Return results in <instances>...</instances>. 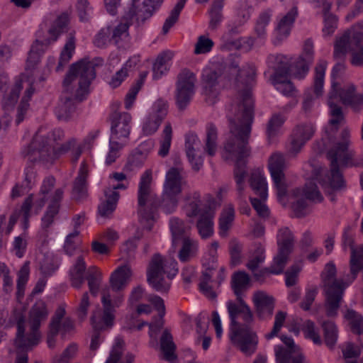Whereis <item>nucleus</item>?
Masks as SVG:
<instances>
[{
    "label": "nucleus",
    "instance_id": "nucleus-1",
    "mask_svg": "<svg viewBox=\"0 0 363 363\" xmlns=\"http://www.w3.org/2000/svg\"><path fill=\"white\" fill-rule=\"evenodd\" d=\"M229 133L223 145L222 157L235 160L234 177L239 196H242L247 176L245 158L250 156L248 140L254 119V101L252 93L247 89L242 91L238 103L231 105L228 113Z\"/></svg>",
    "mask_w": 363,
    "mask_h": 363
},
{
    "label": "nucleus",
    "instance_id": "nucleus-2",
    "mask_svg": "<svg viewBox=\"0 0 363 363\" xmlns=\"http://www.w3.org/2000/svg\"><path fill=\"white\" fill-rule=\"evenodd\" d=\"M152 172L146 170L141 176L138 191V214L140 222L150 230L155 214L159 206L166 213L175 211L179 203V196L182 187L186 184L185 172L180 167L169 168L165 175L162 201L154 193L151 187Z\"/></svg>",
    "mask_w": 363,
    "mask_h": 363
},
{
    "label": "nucleus",
    "instance_id": "nucleus-3",
    "mask_svg": "<svg viewBox=\"0 0 363 363\" xmlns=\"http://www.w3.org/2000/svg\"><path fill=\"white\" fill-rule=\"evenodd\" d=\"M331 87L328 94L329 119L324 127V145L326 158L329 162V172L325 179H321L325 191L331 194L340 186V63L333 67L331 74Z\"/></svg>",
    "mask_w": 363,
    "mask_h": 363
},
{
    "label": "nucleus",
    "instance_id": "nucleus-4",
    "mask_svg": "<svg viewBox=\"0 0 363 363\" xmlns=\"http://www.w3.org/2000/svg\"><path fill=\"white\" fill-rule=\"evenodd\" d=\"M103 62L101 58L91 61L84 58L69 67L62 82V96L55 109L59 120L67 121L71 118L75 111L74 101H82L88 95L91 82L96 77L95 68Z\"/></svg>",
    "mask_w": 363,
    "mask_h": 363
},
{
    "label": "nucleus",
    "instance_id": "nucleus-5",
    "mask_svg": "<svg viewBox=\"0 0 363 363\" xmlns=\"http://www.w3.org/2000/svg\"><path fill=\"white\" fill-rule=\"evenodd\" d=\"M226 306L230 320V340L244 354L251 356L258 345V336L252 329V311L243 298H236V301H228Z\"/></svg>",
    "mask_w": 363,
    "mask_h": 363
},
{
    "label": "nucleus",
    "instance_id": "nucleus-6",
    "mask_svg": "<svg viewBox=\"0 0 363 363\" xmlns=\"http://www.w3.org/2000/svg\"><path fill=\"white\" fill-rule=\"evenodd\" d=\"M48 311L44 301L40 300L35 302L32 306L29 313V323L30 332L25 334V318L19 313L16 317L17 333L16 337V345L18 348L28 350L33 346L38 345L40 337L39 328L41 322L47 319Z\"/></svg>",
    "mask_w": 363,
    "mask_h": 363
},
{
    "label": "nucleus",
    "instance_id": "nucleus-7",
    "mask_svg": "<svg viewBox=\"0 0 363 363\" xmlns=\"http://www.w3.org/2000/svg\"><path fill=\"white\" fill-rule=\"evenodd\" d=\"M177 261L171 257H162L160 254H155L147 268V281L157 291L167 292L170 288V280L178 273Z\"/></svg>",
    "mask_w": 363,
    "mask_h": 363
},
{
    "label": "nucleus",
    "instance_id": "nucleus-8",
    "mask_svg": "<svg viewBox=\"0 0 363 363\" xmlns=\"http://www.w3.org/2000/svg\"><path fill=\"white\" fill-rule=\"evenodd\" d=\"M325 175H318L315 178H313L307 181L303 188H296L292 190V196L296 198L297 200L293 203L292 209L297 218H303L310 213L309 203H320L323 201V196L320 193L318 186L316 184V181L321 184L324 190L323 184L321 179H325ZM340 186L338 190L334 191L331 194H329L326 191L325 194L328 195L331 201H336L335 194L339 192Z\"/></svg>",
    "mask_w": 363,
    "mask_h": 363
},
{
    "label": "nucleus",
    "instance_id": "nucleus-9",
    "mask_svg": "<svg viewBox=\"0 0 363 363\" xmlns=\"http://www.w3.org/2000/svg\"><path fill=\"white\" fill-rule=\"evenodd\" d=\"M76 144V140L71 138L59 147L48 144L40 135H35L30 143L23 149L22 154L31 162H39L44 164H51L54 161L68 152Z\"/></svg>",
    "mask_w": 363,
    "mask_h": 363
},
{
    "label": "nucleus",
    "instance_id": "nucleus-10",
    "mask_svg": "<svg viewBox=\"0 0 363 363\" xmlns=\"http://www.w3.org/2000/svg\"><path fill=\"white\" fill-rule=\"evenodd\" d=\"M70 16L67 12H62L57 16L48 30L47 44H52L59 36L68 33L67 40L61 52L56 71L59 72L69 62L75 49L74 32L69 31Z\"/></svg>",
    "mask_w": 363,
    "mask_h": 363
},
{
    "label": "nucleus",
    "instance_id": "nucleus-11",
    "mask_svg": "<svg viewBox=\"0 0 363 363\" xmlns=\"http://www.w3.org/2000/svg\"><path fill=\"white\" fill-rule=\"evenodd\" d=\"M337 268L332 262L325 265L320 274L322 286L325 295V310L329 317L337 315L340 303V279L337 278Z\"/></svg>",
    "mask_w": 363,
    "mask_h": 363
},
{
    "label": "nucleus",
    "instance_id": "nucleus-12",
    "mask_svg": "<svg viewBox=\"0 0 363 363\" xmlns=\"http://www.w3.org/2000/svg\"><path fill=\"white\" fill-rule=\"evenodd\" d=\"M353 226L348 225L344 230L343 245L350 250V274L342 279V294L343 290L352 284L357 274L363 270V244L356 247L354 244Z\"/></svg>",
    "mask_w": 363,
    "mask_h": 363
},
{
    "label": "nucleus",
    "instance_id": "nucleus-13",
    "mask_svg": "<svg viewBox=\"0 0 363 363\" xmlns=\"http://www.w3.org/2000/svg\"><path fill=\"white\" fill-rule=\"evenodd\" d=\"M267 63L274 70L272 79L276 89L285 96H293L296 89L291 81L286 80L290 67L286 57L281 55H270L267 57Z\"/></svg>",
    "mask_w": 363,
    "mask_h": 363
},
{
    "label": "nucleus",
    "instance_id": "nucleus-14",
    "mask_svg": "<svg viewBox=\"0 0 363 363\" xmlns=\"http://www.w3.org/2000/svg\"><path fill=\"white\" fill-rule=\"evenodd\" d=\"M230 80L227 72L226 64L222 62H214L205 67L202 72L203 89L206 95H209L227 85Z\"/></svg>",
    "mask_w": 363,
    "mask_h": 363
},
{
    "label": "nucleus",
    "instance_id": "nucleus-15",
    "mask_svg": "<svg viewBox=\"0 0 363 363\" xmlns=\"http://www.w3.org/2000/svg\"><path fill=\"white\" fill-rule=\"evenodd\" d=\"M195 74L189 69H182L177 76L175 100L179 110H184L189 104L195 94Z\"/></svg>",
    "mask_w": 363,
    "mask_h": 363
},
{
    "label": "nucleus",
    "instance_id": "nucleus-16",
    "mask_svg": "<svg viewBox=\"0 0 363 363\" xmlns=\"http://www.w3.org/2000/svg\"><path fill=\"white\" fill-rule=\"evenodd\" d=\"M281 340L284 345H277L274 347L277 363H308L292 337L281 335Z\"/></svg>",
    "mask_w": 363,
    "mask_h": 363
},
{
    "label": "nucleus",
    "instance_id": "nucleus-17",
    "mask_svg": "<svg viewBox=\"0 0 363 363\" xmlns=\"http://www.w3.org/2000/svg\"><path fill=\"white\" fill-rule=\"evenodd\" d=\"M110 139L127 144L131 131L132 116L127 112L115 111L110 115Z\"/></svg>",
    "mask_w": 363,
    "mask_h": 363
},
{
    "label": "nucleus",
    "instance_id": "nucleus-18",
    "mask_svg": "<svg viewBox=\"0 0 363 363\" xmlns=\"http://www.w3.org/2000/svg\"><path fill=\"white\" fill-rule=\"evenodd\" d=\"M268 167L274 186L277 189V196L281 199L286 194L284 170L286 167L284 155L279 152L273 153L269 158Z\"/></svg>",
    "mask_w": 363,
    "mask_h": 363
},
{
    "label": "nucleus",
    "instance_id": "nucleus-19",
    "mask_svg": "<svg viewBox=\"0 0 363 363\" xmlns=\"http://www.w3.org/2000/svg\"><path fill=\"white\" fill-rule=\"evenodd\" d=\"M167 103L162 99L156 101L152 111L143 121L142 131L145 135H152L157 132L161 123L167 115Z\"/></svg>",
    "mask_w": 363,
    "mask_h": 363
},
{
    "label": "nucleus",
    "instance_id": "nucleus-20",
    "mask_svg": "<svg viewBox=\"0 0 363 363\" xmlns=\"http://www.w3.org/2000/svg\"><path fill=\"white\" fill-rule=\"evenodd\" d=\"M313 43L308 38L304 42L301 55L291 66L294 77L298 79L304 78L309 71V67L313 63Z\"/></svg>",
    "mask_w": 363,
    "mask_h": 363
},
{
    "label": "nucleus",
    "instance_id": "nucleus-21",
    "mask_svg": "<svg viewBox=\"0 0 363 363\" xmlns=\"http://www.w3.org/2000/svg\"><path fill=\"white\" fill-rule=\"evenodd\" d=\"M315 131V128L312 123L298 125L293 130L289 152L297 155L306 143L313 136Z\"/></svg>",
    "mask_w": 363,
    "mask_h": 363
},
{
    "label": "nucleus",
    "instance_id": "nucleus-22",
    "mask_svg": "<svg viewBox=\"0 0 363 363\" xmlns=\"http://www.w3.org/2000/svg\"><path fill=\"white\" fill-rule=\"evenodd\" d=\"M201 141L194 133H189L185 136L186 155L192 169L198 172L203 166V158L198 155L201 148Z\"/></svg>",
    "mask_w": 363,
    "mask_h": 363
},
{
    "label": "nucleus",
    "instance_id": "nucleus-23",
    "mask_svg": "<svg viewBox=\"0 0 363 363\" xmlns=\"http://www.w3.org/2000/svg\"><path fill=\"white\" fill-rule=\"evenodd\" d=\"M182 211L188 218H195L201 215L206 209H212L208 205L203 204L199 191L189 192L184 198Z\"/></svg>",
    "mask_w": 363,
    "mask_h": 363
},
{
    "label": "nucleus",
    "instance_id": "nucleus-24",
    "mask_svg": "<svg viewBox=\"0 0 363 363\" xmlns=\"http://www.w3.org/2000/svg\"><path fill=\"white\" fill-rule=\"evenodd\" d=\"M348 128L342 130V169L352 167H363V157H355V152L350 148Z\"/></svg>",
    "mask_w": 363,
    "mask_h": 363
},
{
    "label": "nucleus",
    "instance_id": "nucleus-25",
    "mask_svg": "<svg viewBox=\"0 0 363 363\" xmlns=\"http://www.w3.org/2000/svg\"><path fill=\"white\" fill-rule=\"evenodd\" d=\"M253 302L256 313L260 319L270 318L274 308V298L263 291H257L254 294Z\"/></svg>",
    "mask_w": 363,
    "mask_h": 363
},
{
    "label": "nucleus",
    "instance_id": "nucleus-26",
    "mask_svg": "<svg viewBox=\"0 0 363 363\" xmlns=\"http://www.w3.org/2000/svg\"><path fill=\"white\" fill-rule=\"evenodd\" d=\"M132 276L129 266L125 264L118 267L111 274L109 284L113 292L123 291L128 286Z\"/></svg>",
    "mask_w": 363,
    "mask_h": 363
},
{
    "label": "nucleus",
    "instance_id": "nucleus-27",
    "mask_svg": "<svg viewBox=\"0 0 363 363\" xmlns=\"http://www.w3.org/2000/svg\"><path fill=\"white\" fill-rule=\"evenodd\" d=\"M298 16V9L296 5L284 15L279 21L276 28V42L279 43L283 40L286 39L290 34L291 27Z\"/></svg>",
    "mask_w": 363,
    "mask_h": 363
},
{
    "label": "nucleus",
    "instance_id": "nucleus-28",
    "mask_svg": "<svg viewBox=\"0 0 363 363\" xmlns=\"http://www.w3.org/2000/svg\"><path fill=\"white\" fill-rule=\"evenodd\" d=\"M88 168L85 163L80 166L78 175L73 182L72 198L80 201L87 196Z\"/></svg>",
    "mask_w": 363,
    "mask_h": 363
},
{
    "label": "nucleus",
    "instance_id": "nucleus-29",
    "mask_svg": "<svg viewBox=\"0 0 363 363\" xmlns=\"http://www.w3.org/2000/svg\"><path fill=\"white\" fill-rule=\"evenodd\" d=\"M63 196V190L57 189L52 196L50 203L48 209L42 218V228L46 231L53 223L54 217L58 213L60 208V203ZM47 233L45 232V238L47 237Z\"/></svg>",
    "mask_w": 363,
    "mask_h": 363
},
{
    "label": "nucleus",
    "instance_id": "nucleus-30",
    "mask_svg": "<svg viewBox=\"0 0 363 363\" xmlns=\"http://www.w3.org/2000/svg\"><path fill=\"white\" fill-rule=\"evenodd\" d=\"M86 264L84 257L81 255L76 258V262L70 268L69 277L71 286L75 289H80L85 280Z\"/></svg>",
    "mask_w": 363,
    "mask_h": 363
},
{
    "label": "nucleus",
    "instance_id": "nucleus-31",
    "mask_svg": "<svg viewBox=\"0 0 363 363\" xmlns=\"http://www.w3.org/2000/svg\"><path fill=\"white\" fill-rule=\"evenodd\" d=\"M114 312L103 308V312L94 313L91 316V325L94 331H104L112 328L114 323Z\"/></svg>",
    "mask_w": 363,
    "mask_h": 363
},
{
    "label": "nucleus",
    "instance_id": "nucleus-32",
    "mask_svg": "<svg viewBox=\"0 0 363 363\" xmlns=\"http://www.w3.org/2000/svg\"><path fill=\"white\" fill-rule=\"evenodd\" d=\"M139 1L133 0L132 6L124 16L126 20L131 21L133 18H135L138 23H144L146 19L152 16L154 11L151 6L147 4H145V1L143 2L142 6H140Z\"/></svg>",
    "mask_w": 363,
    "mask_h": 363
},
{
    "label": "nucleus",
    "instance_id": "nucleus-33",
    "mask_svg": "<svg viewBox=\"0 0 363 363\" xmlns=\"http://www.w3.org/2000/svg\"><path fill=\"white\" fill-rule=\"evenodd\" d=\"M351 53L350 62L356 67L363 65V33H354L349 43Z\"/></svg>",
    "mask_w": 363,
    "mask_h": 363
},
{
    "label": "nucleus",
    "instance_id": "nucleus-34",
    "mask_svg": "<svg viewBox=\"0 0 363 363\" xmlns=\"http://www.w3.org/2000/svg\"><path fill=\"white\" fill-rule=\"evenodd\" d=\"M124 349V340L120 336L116 337L111 350L109 356L105 363H123L121 362V357ZM125 358V363H133L135 359V355L132 353H127Z\"/></svg>",
    "mask_w": 363,
    "mask_h": 363
},
{
    "label": "nucleus",
    "instance_id": "nucleus-35",
    "mask_svg": "<svg viewBox=\"0 0 363 363\" xmlns=\"http://www.w3.org/2000/svg\"><path fill=\"white\" fill-rule=\"evenodd\" d=\"M343 318L352 333L357 335L363 334V315L361 313L345 306Z\"/></svg>",
    "mask_w": 363,
    "mask_h": 363
},
{
    "label": "nucleus",
    "instance_id": "nucleus-36",
    "mask_svg": "<svg viewBox=\"0 0 363 363\" xmlns=\"http://www.w3.org/2000/svg\"><path fill=\"white\" fill-rule=\"evenodd\" d=\"M230 284L236 298H242L250 288V278L245 272L238 271L233 274Z\"/></svg>",
    "mask_w": 363,
    "mask_h": 363
},
{
    "label": "nucleus",
    "instance_id": "nucleus-37",
    "mask_svg": "<svg viewBox=\"0 0 363 363\" xmlns=\"http://www.w3.org/2000/svg\"><path fill=\"white\" fill-rule=\"evenodd\" d=\"M214 211L213 209H206L199 217L196 227L199 235L203 239L210 238L213 233Z\"/></svg>",
    "mask_w": 363,
    "mask_h": 363
},
{
    "label": "nucleus",
    "instance_id": "nucleus-38",
    "mask_svg": "<svg viewBox=\"0 0 363 363\" xmlns=\"http://www.w3.org/2000/svg\"><path fill=\"white\" fill-rule=\"evenodd\" d=\"M65 313V310L60 307L57 308L54 315L51 318L49 324V332L47 337V342L50 348L55 346V337L60 331V320L64 318Z\"/></svg>",
    "mask_w": 363,
    "mask_h": 363
},
{
    "label": "nucleus",
    "instance_id": "nucleus-39",
    "mask_svg": "<svg viewBox=\"0 0 363 363\" xmlns=\"http://www.w3.org/2000/svg\"><path fill=\"white\" fill-rule=\"evenodd\" d=\"M160 350L164 354V357L167 361L176 359V345L173 342V337L168 329H165L160 340Z\"/></svg>",
    "mask_w": 363,
    "mask_h": 363
},
{
    "label": "nucleus",
    "instance_id": "nucleus-40",
    "mask_svg": "<svg viewBox=\"0 0 363 363\" xmlns=\"http://www.w3.org/2000/svg\"><path fill=\"white\" fill-rule=\"evenodd\" d=\"M250 185L255 194L265 201L267 198V184L264 176L257 171L252 172L250 177Z\"/></svg>",
    "mask_w": 363,
    "mask_h": 363
},
{
    "label": "nucleus",
    "instance_id": "nucleus-41",
    "mask_svg": "<svg viewBox=\"0 0 363 363\" xmlns=\"http://www.w3.org/2000/svg\"><path fill=\"white\" fill-rule=\"evenodd\" d=\"M277 239L278 250L291 254L294 247L295 239L289 228H280L278 231Z\"/></svg>",
    "mask_w": 363,
    "mask_h": 363
},
{
    "label": "nucleus",
    "instance_id": "nucleus-42",
    "mask_svg": "<svg viewBox=\"0 0 363 363\" xmlns=\"http://www.w3.org/2000/svg\"><path fill=\"white\" fill-rule=\"evenodd\" d=\"M105 201H102L98 207V211L101 216H108L116 209L118 201L120 197L118 192L113 190L104 191Z\"/></svg>",
    "mask_w": 363,
    "mask_h": 363
},
{
    "label": "nucleus",
    "instance_id": "nucleus-43",
    "mask_svg": "<svg viewBox=\"0 0 363 363\" xmlns=\"http://www.w3.org/2000/svg\"><path fill=\"white\" fill-rule=\"evenodd\" d=\"M342 104L357 110L363 104V95L357 94L354 85L350 84L347 89H342Z\"/></svg>",
    "mask_w": 363,
    "mask_h": 363
},
{
    "label": "nucleus",
    "instance_id": "nucleus-44",
    "mask_svg": "<svg viewBox=\"0 0 363 363\" xmlns=\"http://www.w3.org/2000/svg\"><path fill=\"white\" fill-rule=\"evenodd\" d=\"M198 246L196 241L189 237H184L182 246L179 251L178 257L182 262H189L197 253Z\"/></svg>",
    "mask_w": 363,
    "mask_h": 363
},
{
    "label": "nucleus",
    "instance_id": "nucleus-45",
    "mask_svg": "<svg viewBox=\"0 0 363 363\" xmlns=\"http://www.w3.org/2000/svg\"><path fill=\"white\" fill-rule=\"evenodd\" d=\"M172 59V53L169 52H164L160 54L152 66V77L157 80L165 74L168 69V62Z\"/></svg>",
    "mask_w": 363,
    "mask_h": 363
},
{
    "label": "nucleus",
    "instance_id": "nucleus-46",
    "mask_svg": "<svg viewBox=\"0 0 363 363\" xmlns=\"http://www.w3.org/2000/svg\"><path fill=\"white\" fill-rule=\"evenodd\" d=\"M218 131L213 123H209L206 128V138L204 145V152L210 157L216 155L217 151Z\"/></svg>",
    "mask_w": 363,
    "mask_h": 363
},
{
    "label": "nucleus",
    "instance_id": "nucleus-47",
    "mask_svg": "<svg viewBox=\"0 0 363 363\" xmlns=\"http://www.w3.org/2000/svg\"><path fill=\"white\" fill-rule=\"evenodd\" d=\"M101 277L102 273L96 267L89 268L85 279L87 280L89 291L94 296H96L99 293Z\"/></svg>",
    "mask_w": 363,
    "mask_h": 363
},
{
    "label": "nucleus",
    "instance_id": "nucleus-48",
    "mask_svg": "<svg viewBox=\"0 0 363 363\" xmlns=\"http://www.w3.org/2000/svg\"><path fill=\"white\" fill-rule=\"evenodd\" d=\"M291 253L277 250V254L274 256L272 264L269 267H266L265 270L269 274H279L284 272V269L289 260Z\"/></svg>",
    "mask_w": 363,
    "mask_h": 363
},
{
    "label": "nucleus",
    "instance_id": "nucleus-49",
    "mask_svg": "<svg viewBox=\"0 0 363 363\" xmlns=\"http://www.w3.org/2000/svg\"><path fill=\"white\" fill-rule=\"evenodd\" d=\"M256 68L252 64H246L236 76V80L247 87L252 86L255 82Z\"/></svg>",
    "mask_w": 363,
    "mask_h": 363
},
{
    "label": "nucleus",
    "instance_id": "nucleus-50",
    "mask_svg": "<svg viewBox=\"0 0 363 363\" xmlns=\"http://www.w3.org/2000/svg\"><path fill=\"white\" fill-rule=\"evenodd\" d=\"M169 225L172 235L173 244H174L177 240L181 239L182 240L184 237H189L187 233L190 227L186 225L182 220L174 217L170 219Z\"/></svg>",
    "mask_w": 363,
    "mask_h": 363
},
{
    "label": "nucleus",
    "instance_id": "nucleus-51",
    "mask_svg": "<svg viewBox=\"0 0 363 363\" xmlns=\"http://www.w3.org/2000/svg\"><path fill=\"white\" fill-rule=\"evenodd\" d=\"M326 69V63L320 62L316 65L315 71V74L313 82V92L316 98L321 96L323 94L324 77Z\"/></svg>",
    "mask_w": 363,
    "mask_h": 363
},
{
    "label": "nucleus",
    "instance_id": "nucleus-52",
    "mask_svg": "<svg viewBox=\"0 0 363 363\" xmlns=\"http://www.w3.org/2000/svg\"><path fill=\"white\" fill-rule=\"evenodd\" d=\"M187 0H179L171 11L162 26V33L167 34L169 29L177 22L179 14Z\"/></svg>",
    "mask_w": 363,
    "mask_h": 363
},
{
    "label": "nucleus",
    "instance_id": "nucleus-53",
    "mask_svg": "<svg viewBox=\"0 0 363 363\" xmlns=\"http://www.w3.org/2000/svg\"><path fill=\"white\" fill-rule=\"evenodd\" d=\"M271 16L270 10L265 11L259 14L255 26V33L257 38L261 39L266 38L267 28L270 22Z\"/></svg>",
    "mask_w": 363,
    "mask_h": 363
},
{
    "label": "nucleus",
    "instance_id": "nucleus-54",
    "mask_svg": "<svg viewBox=\"0 0 363 363\" xmlns=\"http://www.w3.org/2000/svg\"><path fill=\"white\" fill-rule=\"evenodd\" d=\"M224 0H214L211 9L210 11L209 28L215 30L220 23L223 15L222 9L223 7Z\"/></svg>",
    "mask_w": 363,
    "mask_h": 363
},
{
    "label": "nucleus",
    "instance_id": "nucleus-55",
    "mask_svg": "<svg viewBox=\"0 0 363 363\" xmlns=\"http://www.w3.org/2000/svg\"><path fill=\"white\" fill-rule=\"evenodd\" d=\"M163 138L160 142L158 155L162 157H166L169 151L172 138V128L170 123L165 124L162 131Z\"/></svg>",
    "mask_w": 363,
    "mask_h": 363
},
{
    "label": "nucleus",
    "instance_id": "nucleus-56",
    "mask_svg": "<svg viewBox=\"0 0 363 363\" xmlns=\"http://www.w3.org/2000/svg\"><path fill=\"white\" fill-rule=\"evenodd\" d=\"M361 352L362 347L350 340L345 342L342 347V354L345 360H357Z\"/></svg>",
    "mask_w": 363,
    "mask_h": 363
},
{
    "label": "nucleus",
    "instance_id": "nucleus-57",
    "mask_svg": "<svg viewBox=\"0 0 363 363\" xmlns=\"http://www.w3.org/2000/svg\"><path fill=\"white\" fill-rule=\"evenodd\" d=\"M325 342L327 346L332 348L335 345L338 337V330L333 322L327 321L323 323Z\"/></svg>",
    "mask_w": 363,
    "mask_h": 363
},
{
    "label": "nucleus",
    "instance_id": "nucleus-58",
    "mask_svg": "<svg viewBox=\"0 0 363 363\" xmlns=\"http://www.w3.org/2000/svg\"><path fill=\"white\" fill-rule=\"evenodd\" d=\"M55 179L53 177H48L43 180L40 190V194L42 197L35 201V205L38 209H41L48 200L47 195L54 188Z\"/></svg>",
    "mask_w": 363,
    "mask_h": 363
},
{
    "label": "nucleus",
    "instance_id": "nucleus-59",
    "mask_svg": "<svg viewBox=\"0 0 363 363\" xmlns=\"http://www.w3.org/2000/svg\"><path fill=\"white\" fill-rule=\"evenodd\" d=\"M30 272L29 262H26L21 267V269L18 273L17 280V296L18 298L23 297L24 295V291L26 284L28 280Z\"/></svg>",
    "mask_w": 363,
    "mask_h": 363
},
{
    "label": "nucleus",
    "instance_id": "nucleus-60",
    "mask_svg": "<svg viewBox=\"0 0 363 363\" xmlns=\"http://www.w3.org/2000/svg\"><path fill=\"white\" fill-rule=\"evenodd\" d=\"M235 217L234 208L231 206L225 209L219 219L220 235H223L230 228Z\"/></svg>",
    "mask_w": 363,
    "mask_h": 363
},
{
    "label": "nucleus",
    "instance_id": "nucleus-61",
    "mask_svg": "<svg viewBox=\"0 0 363 363\" xmlns=\"http://www.w3.org/2000/svg\"><path fill=\"white\" fill-rule=\"evenodd\" d=\"M284 121V118L280 114L272 116L268 122L267 128V134L269 140L273 139L278 134Z\"/></svg>",
    "mask_w": 363,
    "mask_h": 363
},
{
    "label": "nucleus",
    "instance_id": "nucleus-62",
    "mask_svg": "<svg viewBox=\"0 0 363 363\" xmlns=\"http://www.w3.org/2000/svg\"><path fill=\"white\" fill-rule=\"evenodd\" d=\"M125 145L122 143L109 139V151L106 158V164H111L119 157V152Z\"/></svg>",
    "mask_w": 363,
    "mask_h": 363
},
{
    "label": "nucleus",
    "instance_id": "nucleus-63",
    "mask_svg": "<svg viewBox=\"0 0 363 363\" xmlns=\"http://www.w3.org/2000/svg\"><path fill=\"white\" fill-rule=\"evenodd\" d=\"M286 318V313L279 311L275 315V320L274 326L270 333L265 334L264 337L267 340H270L274 337L277 336L279 333L281 327L284 325V323Z\"/></svg>",
    "mask_w": 363,
    "mask_h": 363
},
{
    "label": "nucleus",
    "instance_id": "nucleus-64",
    "mask_svg": "<svg viewBox=\"0 0 363 363\" xmlns=\"http://www.w3.org/2000/svg\"><path fill=\"white\" fill-rule=\"evenodd\" d=\"M213 42L204 35H201L195 45L194 53L196 55L209 52L213 47Z\"/></svg>",
    "mask_w": 363,
    "mask_h": 363
}]
</instances>
